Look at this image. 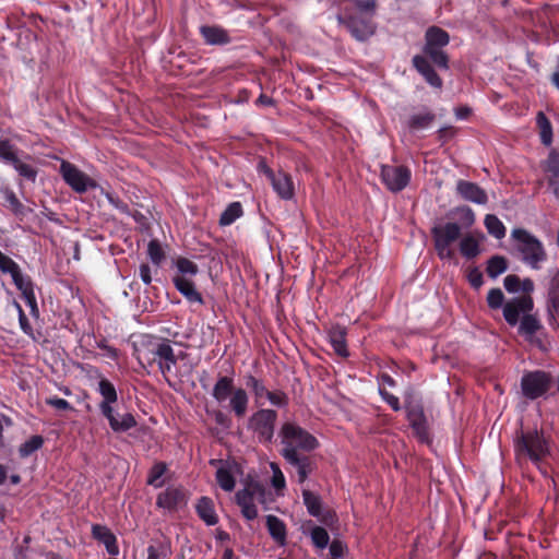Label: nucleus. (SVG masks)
<instances>
[{"mask_svg":"<svg viewBox=\"0 0 559 559\" xmlns=\"http://www.w3.org/2000/svg\"><path fill=\"white\" fill-rule=\"evenodd\" d=\"M264 173L267 176L269 180L271 181L273 190L281 199L290 200L294 198L295 187L293 178L289 174L283 170L273 171L269 167H265Z\"/></svg>","mask_w":559,"mask_h":559,"instance_id":"dca6fc26","label":"nucleus"},{"mask_svg":"<svg viewBox=\"0 0 559 559\" xmlns=\"http://www.w3.org/2000/svg\"><path fill=\"white\" fill-rule=\"evenodd\" d=\"M456 192L465 201H469L479 205H484L488 202V195L486 191L477 183L472 181L463 179L459 180L456 183Z\"/></svg>","mask_w":559,"mask_h":559,"instance_id":"a211bd4d","label":"nucleus"},{"mask_svg":"<svg viewBox=\"0 0 559 559\" xmlns=\"http://www.w3.org/2000/svg\"><path fill=\"white\" fill-rule=\"evenodd\" d=\"M445 46H431L424 43L421 53L412 58V66L424 79V81L433 88H442L443 80L438 74L437 69L448 71L450 69V57L444 50Z\"/></svg>","mask_w":559,"mask_h":559,"instance_id":"7ed1b4c3","label":"nucleus"},{"mask_svg":"<svg viewBox=\"0 0 559 559\" xmlns=\"http://www.w3.org/2000/svg\"><path fill=\"white\" fill-rule=\"evenodd\" d=\"M276 419V411L261 408L249 418L248 428L258 436L260 442H271L274 437Z\"/></svg>","mask_w":559,"mask_h":559,"instance_id":"9d476101","label":"nucleus"},{"mask_svg":"<svg viewBox=\"0 0 559 559\" xmlns=\"http://www.w3.org/2000/svg\"><path fill=\"white\" fill-rule=\"evenodd\" d=\"M106 198H107L109 204L112 205L115 209H117L120 213L131 215L129 205L124 201H122L119 197H117L112 193H107Z\"/></svg>","mask_w":559,"mask_h":559,"instance_id":"6e6d98bb","label":"nucleus"},{"mask_svg":"<svg viewBox=\"0 0 559 559\" xmlns=\"http://www.w3.org/2000/svg\"><path fill=\"white\" fill-rule=\"evenodd\" d=\"M242 214H243V211H242L241 203L233 202V203L228 204V206L225 209V211L221 214L218 223L221 226H229L237 218H239Z\"/></svg>","mask_w":559,"mask_h":559,"instance_id":"f704fd0d","label":"nucleus"},{"mask_svg":"<svg viewBox=\"0 0 559 559\" xmlns=\"http://www.w3.org/2000/svg\"><path fill=\"white\" fill-rule=\"evenodd\" d=\"M60 174L64 182L75 192L85 193L97 188V182L70 162L62 160Z\"/></svg>","mask_w":559,"mask_h":559,"instance_id":"4468645a","label":"nucleus"},{"mask_svg":"<svg viewBox=\"0 0 559 559\" xmlns=\"http://www.w3.org/2000/svg\"><path fill=\"white\" fill-rule=\"evenodd\" d=\"M265 525L271 538L280 546L287 544V527L283 520L276 515L269 514L265 516Z\"/></svg>","mask_w":559,"mask_h":559,"instance_id":"b1692460","label":"nucleus"},{"mask_svg":"<svg viewBox=\"0 0 559 559\" xmlns=\"http://www.w3.org/2000/svg\"><path fill=\"white\" fill-rule=\"evenodd\" d=\"M355 7L360 12L359 14L369 12V16L372 17L377 2L376 0H355Z\"/></svg>","mask_w":559,"mask_h":559,"instance_id":"bf43d9fd","label":"nucleus"},{"mask_svg":"<svg viewBox=\"0 0 559 559\" xmlns=\"http://www.w3.org/2000/svg\"><path fill=\"white\" fill-rule=\"evenodd\" d=\"M13 306L16 309L17 314H19V323H20L21 330L23 331L24 334H26L33 341L37 342L39 337L36 336L22 306L16 300H13Z\"/></svg>","mask_w":559,"mask_h":559,"instance_id":"37998d69","label":"nucleus"},{"mask_svg":"<svg viewBox=\"0 0 559 559\" xmlns=\"http://www.w3.org/2000/svg\"><path fill=\"white\" fill-rule=\"evenodd\" d=\"M484 223L487 231L495 238L501 239L506 236V227L496 215L487 214Z\"/></svg>","mask_w":559,"mask_h":559,"instance_id":"ea45409f","label":"nucleus"},{"mask_svg":"<svg viewBox=\"0 0 559 559\" xmlns=\"http://www.w3.org/2000/svg\"><path fill=\"white\" fill-rule=\"evenodd\" d=\"M551 384L550 373L543 370L526 372L521 379L522 393L528 400H536L545 395L550 390Z\"/></svg>","mask_w":559,"mask_h":559,"instance_id":"9b49d317","label":"nucleus"},{"mask_svg":"<svg viewBox=\"0 0 559 559\" xmlns=\"http://www.w3.org/2000/svg\"><path fill=\"white\" fill-rule=\"evenodd\" d=\"M212 396L219 405L228 401V408L237 418L240 419L246 416L249 395L246 389L235 386V380L231 376H218L212 390Z\"/></svg>","mask_w":559,"mask_h":559,"instance_id":"39448f33","label":"nucleus"},{"mask_svg":"<svg viewBox=\"0 0 559 559\" xmlns=\"http://www.w3.org/2000/svg\"><path fill=\"white\" fill-rule=\"evenodd\" d=\"M543 168L549 176L559 177V152L557 150H550Z\"/></svg>","mask_w":559,"mask_h":559,"instance_id":"de8ad7c7","label":"nucleus"},{"mask_svg":"<svg viewBox=\"0 0 559 559\" xmlns=\"http://www.w3.org/2000/svg\"><path fill=\"white\" fill-rule=\"evenodd\" d=\"M346 336V328L340 324L332 325L328 331L329 343L331 344L335 354L342 358H347L349 356Z\"/></svg>","mask_w":559,"mask_h":559,"instance_id":"6ab92c4d","label":"nucleus"},{"mask_svg":"<svg viewBox=\"0 0 559 559\" xmlns=\"http://www.w3.org/2000/svg\"><path fill=\"white\" fill-rule=\"evenodd\" d=\"M176 267L179 271V276H194L199 272V266L193 261L189 260L188 258L180 257L176 261Z\"/></svg>","mask_w":559,"mask_h":559,"instance_id":"49530a36","label":"nucleus"},{"mask_svg":"<svg viewBox=\"0 0 559 559\" xmlns=\"http://www.w3.org/2000/svg\"><path fill=\"white\" fill-rule=\"evenodd\" d=\"M214 421L224 429H229L231 426V418L221 409L212 413Z\"/></svg>","mask_w":559,"mask_h":559,"instance_id":"0e129e2a","label":"nucleus"},{"mask_svg":"<svg viewBox=\"0 0 559 559\" xmlns=\"http://www.w3.org/2000/svg\"><path fill=\"white\" fill-rule=\"evenodd\" d=\"M302 501L311 516L320 518L322 511L321 497L308 489L302 490Z\"/></svg>","mask_w":559,"mask_h":559,"instance_id":"7c9ffc66","label":"nucleus"},{"mask_svg":"<svg viewBox=\"0 0 559 559\" xmlns=\"http://www.w3.org/2000/svg\"><path fill=\"white\" fill-rule=\"evenodd\" d=\"M197 514L206 525H215L218 522L214 502L209 497H201L195 506Z\"/></svg>","mask_w":559,"mask_h":559,"instance_id":"a878e982","label":"nucleus"},{"mask_svg":"<svg viewBox=\"0 0 559 559\" xmlns=\"http://www.w3.org/2000/svg\"><path fill=\"white\" fill-rule=\"evenodd\" d=\"M245 384H246L247 389H249L252 392L257 403H259L261 401V399H263L267 392V389L264 385V382L251 373H248L245 376Z\"/></svg>","mask_w":559,"mask_h":559,"instance_id":"473e14b6","label":"nucleus"},{"mask_svg":"<svg viewBox=\"0 0 559 559\" xmlns=\"http://www.w3.org/2000/svg\"><path fill=\"white\" fill-rule=\"evenodd\" d=\"M467 280L474 289H479L484 284L483 273L477 266H474L468 271Z\"/></svg>","mask_w":559,"mask_h":559,"instance_id":"4d7b16f0","label":"nucleus"},{"mask_svg":"<svg viewBox=\"0 0 559 559\" xmlns=\"http://www.w3.org/2000/svg\"><path fill=\"white\" fill-rule=\"evenodd\" d=\"M92 536L97 542L104 544L107 552L110 556H117L119 554L117 537L107 526L100 524H93Z\"/></svg>","mask_w":559,"mask_h":559,"instance_id":"4be33fe9","label":"nucleus"},{"mask_svg":"<svg viewBox=\"0 0 559 559\" xmlns=\"http://www.w3.org/2000/svg\"><path fill=\"white\" fill-rule=\"evenodd\" d=\"M97 391L103 397L99 403L100 414L108 420L114 432H126L136 426L138 423L132 413H124L120 416L115 413L112 404L117 403L118 394L115 385L108 379L99 380Z\"/></svg>","mask_w":559,"mask_h":559,"instance_id":"20e7f679","label":"nucleus"},{"mask_svg":"<svg viewBox=\"0 0 559 559\" xmlns=\"http://www.w3.org/2000/svg\"><path fill=\"white\" fill-rule=\"evenodd\" d=\"M23 299L25 300L26 305L29 308V314L38 319L39 318V308L37 305L35 292H28V295L24 296Z\"/></svg>","mask_w":559,"mask_h":559,"instance_id":"680f3d73","label":"nucleus"},{"mask_svg":"<svg viewBox=\"0 0 559 559\" xmlns=\"http://www.w3.org/2000/svg\"><path fill=\"white\" fill-rule=\"evenodd\" d=\"M338 21L359 41L367 40L376 31L371 16L354 13L348 9H344L343 13L338 15Z\"/></svg>","mask_w":559,"mask_h":559,"instance_id":"1a4fd4ad","label":"nucleus"},{"mask_svg":"<svg viewBox=\"0 0 559 559\" xmlns=\"http://www.w3.org/2000/svg\"><path fill=\"white\" fill-rule=\"evenodd\" d=\"M511 237L516 243L521 260L530 267L539 270L542 263L547 260V252L542 241L524 228H514Z\"/></svg>","mask_w":559,"mask_h":559,"instance_id":"423d86ee","label":"nucleus"},{"mask_svg":"<svg viewBox=\"0 0 559 559\" xmlns=\"http://www.w3.org/2000/svg\"><path fill=\"white\" fill-rule=\"evenodd\" d=\"M404 407L406 418L416 437L420 441H427L429 439V428L421 401L412 395H407L405 397Z\"/></svg>","mask_w":559,"mask_h":559,"instance_id":"f8f14e48","label":"nucleus"},{"mask_svg":"<svg viewBox=\"0 0 559 559\" xmlns=\"http://www.w3.org/2000/svg\"><path fill=\"white\" fill-rule=\"evenodd\" d=\"M533 299L528 296L516 297L503 306V317L507 323L511 326H515L521 314L525 316L533 309Z\"/></svg>","mask_w":559,"mask_h":559,"instance_id":"f3484780","label":"nucleus"},{"mask_svg":"<svg viewBox=\"0 0 559 559\" xmlns=\"http://www.w3.org/2000/svg\"><path fill=\"white\" fill-rule=\"evenodd\" d=\"M547 311L549 316V324L559 328L557 319H559V271L550 281L547 299Z\"/></svg>","mask_w":559,"mask_h":559,"instance_id":"aec40b11","label":"nucleus"},{"mask_svg":"<svg viewBox=\"0 0 559 559\" xmlns=\"http://www.w3.org/2000/svg\"><path fill=\"white\" fill-rule=\"evenodd\" d=\"M167 471V464L164 462H157L155 463L147 475V485H151L155 488H160L164 485V480L162 477Z\"/></svg>","mask_w":559,"mask_h":559,"instance_id":"58836bf2","label":"nucleus"},{"mask_svg":"<svg viewBox=\"0 0 559 559\" xmlns=\"http://www.w3.org/2000/svg\"><path fill=\"white\" fill-rule=\"evenodd\" d=\"M147 255L151 262L159 267L163 262L166 260V252L163 249L158 239H152L147 243Z\"/></svg>","mask_w":559,"mask_h":559,"instance_id":"e433bc0d","label":"nucleus"},{"mask_svg":"<svg viewBox=\"0 0 559 559\" xmlns=\"http://www.w3.org/2000/svg\"><path fill=\"white\" fill-rule=\"evenodd\" d=\"M435 249L438 257L443 260L454 258V251L451 245L461 237V226L457 223H445L444 225L435 226L431 229Z\"/></svg>","mask_w":559,"mask_h":559,"instance_id":"6e6552de","label":"nucleus"},{"mask_svg":"<svg viewBox=\"0 0 559 559\" xmlns=\"http://www.w3.org/2000/svg\"><path fill=\"white\" fill-rule=\"evenodd\" d=\"M460 211L463 213L462 219H463L464 224L466 225L465 227H469L471 225H473L475 222V214H474L473 210L468 206H464V207L460 209Z\"/></svg>","mask_w":559,"mask_h":559,"instance_id":"774afa93","label":"nucleus"},{"mask_svg":"<svg viewBox=\"0 0 559 559\" xmlns=\"http://www.w3.org/2000/svg\"><path fill=\"white\" fill-rule=\"evenodd\" d=\"M542 328L538 319L530 313L522 317L519 325V333L527 338L533 336Z\"/></svg>","mask_w":559,"mask_h":559,"instance_id":"c9c22d12","label":"nucleus"},{"mask_svg":"<svg viewBox=\"0 0 559 559\" xmlns=\"http://www.w3.org/2000/svg\"><path fill=\"white\" fill-rule=\"evenodd\" d=\"M46 404L58 411H74L73 406L67 400L56 395L46 399Z\"/></svg>","mask_w":559,"mask_h":559,"instance_id":"13d9d810","label":"nucleus"},{"mask_svg":"<svg viewBox=\"0 0 559 559\" xmlns=\"http://www.w3.org/2000/svg\"><path fill=\"white\" fill-rule=\"evenodd\" d=\"M280 437L282 439L281 455L296 469L298 483L304 484L317 468L316 459L311 452L319 447L318 439L294 423L283 424Z\"/></svg>","mask_w":559,"mask_h":559,"instance_id":"f257e3e1","label":"nucleus"},{"mask_svg":"<svg viewBox=\"0 0 559 559\" xmlns=\"http://www.w3.org/2000/svg\"><path fill=\"white\" fill-rule=\"evenodd\" d=\"M514 455L519 465L532 462L539 466L550 454V444L543 430L528 428L516 431L514 441Z\"/></svg>","mask_w":559,"mask_h":559,"instance_id":"f03ea898","label":"nucleus"},{"mask_svg":"<svg viewBox=\"0 0 559 559\" xmlns=\"http://www.w3.org/2000/svg\"><path fill=\"white\" fill-rule=\"evenodd\" d=\"M460 252L467 260L475 259L480 253L478 239L473 235L464 236L460 241Z\"/></svg>","mask_w":559,"mask_h":559,"instance_id":"2f4dec72","label":"nucleus"},{"mask_svg":"<svg viewBox=\"0 0 559 559\" xmlns=\"http://www.w3.org/2000/svg\"><path fill=\"white\" fill-rule=\"evenodd\" d=\"M424 39L426 43H429V47H431V46H445L447 47L450 43V35L443 28L432 25L426 29Z\"/></svg>","mask_w":559,"mask_h":559,"instance_id":"cd10ccee","label":"nucleus"},{"mask_svg":"<svg viewBox=\"0 0 559 559\" xmlns=\"http://www.w3.org/2000/svg\"><path fill=\"white\" fill-rule=\"evenodd\" d=\"M346 551V545L340 539H333L330 544L331 559H338L344 556Z\"/></svg>","mask_w":559,"mask_h":559,"instance_id":"e2e57ef3","label":"nucleus"},{"mask_svg":"<svg viewBox=\"0 0 559 559\" xmlns=\"http://www.w3.org/2000/svg\"><path fill=\"white\" fill-rule=\"evenodd\" d=\"M140 278L146 285L152 283V271L147 263H142L139 267Z\"/></svg>","mask_w":559,"mask_h":559,"instance_id":"338daca9","label":"nucleus"},{"mask_svg":"<svg viewBox=\"0 0 559 559\" xmlns=\"http://www.w3.org/2000/svg\"><path fill=\"white\" fill-rule=\"evenodd\" d=\"M412 178L411 169L406 166L383 165L381 167L382 183L391 192H400L407 187Z\"/></svg>","mask_w":559,"mask_h":559,"instance_id":"2eb2a0df","label":"nucleus"},{"mask_svg":"<svg viewBox=\"0 0 559 559\" xmlns=\"http://www.w3.org/2000/svg\"><path fill=\"white\" fill-rule=\"evenodd\" d=\"M200 34L207 45H227L231 41L228 32L216 25L201 26Z\"/></svg>","mask_w":559,"mask_h":559,"instance_id":"393cba45","label":"nucleus"},{"mask_svg":"<svg viewBox=\"0 0 559 559\" xmlns=\"http://www.w3.org/2000/svg\"><path fill=\"white\" fill-rule=\"evenodd\" d=\"M44 444V438L39 435L32 436L28 440L22 443L19 448V454L21 457H27L34 452L39 450Z\"/></svg>","mask_w":559,"mask_h":559,"instance_id":"a19ab883","label":"nucleus"},{"mask_svg":"<svg viewBox=\"0 0 559 559\" xmlns=\"http://www.w3.org/2000/svg\"><path fill=\"white\" fill-rule=\"evenodd\" d=\"M456 134V129L452 126L442 127L437 131V139L441 144H445Z\"/></svg>","mask_w":559,"mask_h":559,"instance_id":"052dcab7","label":"nucleus"},{"mask_svg":"<svg viewBox=\"0 0 559 559\" xmlns=\"http://www.w3.org/2000/svg\"><path fill=\"white\" fill-rule=\"evenodd\" d=\"M216 481L223 490L228 492L233 491L236 485V480L231 472L225 467H219L216 471Z\"/></svg>","mask_w":559,"mask_h":559,"instance_id":"79ce46f5","label":"nucleus"},{"mask_svg":"<svg viewBox=\"0 0 559 559\" xmlns=\"http://www.w3.org/2000/svg\"><path fill=\"white\" fill-rule=\"evenodd\" d=\"M171 555V543L168 538L154 540L147 547V559H168Z\"/></svg>","mask_w":559,"mask_h":559,"instance_id":"c85d7f7f","label":"nucleus"},{"mask_svg":"<svg viewBox=\"0 0 559 559\" xmlns=\"http://www.w3.org/2000/svg\"><path fill=\"white\" fill-rule=\"evenodd\" d=\"M12 281L16 288L21 292L22 297L28 295V292H34V283L27 275H23L22 270L17 272V275L12 276Z\"/></svg>","mask_w":559,"mask_h":559,"instance_id":"a18cd8bd","label":"nucleus"},{"mask_svg":"<svg viewBox=\"0 0 559 559\" xmlns=\"http://www.w3.org/2000/svg\"><path fill=\"white\" fill-rule=\"evenodd\" d=\"M20 270V265L0 250V271L4 274H10L12 277L13 275L16 276Z\"/></svg>","mask_w":559,"mask_h":559,"instance_id":"09e8293b","label":"nucleus"},{"mask_svg":"<svg viewBox=\"0 0 559 559\" xmlns=\"http://www.w3.org/2000/svg\"><path fill=\"white\" fill-rule=\"evenodd\" d=\"M136 359L141 365H152L156 361H170L177 364V357L173 347L166 340L152 337L142 343L140 348H136Z\"/></svg>","mask_w":559,"mask_h":559,"instance_id":"0eeeda50","label":"nucleus"},{"mask_svg":"<svg viewBox=\"0 0 559 559\" xmlns=\"http://www.w3.org/2000/svg\"><path fill=\"white\" fill-rule=\"evenodd\" d=\"M435 119L436 115L430 110L414 114L408 118L407 127L413 131L423 130L430 127Z\"/></svg>","mask_w":559,"mask_h":559,"instance_id":"c756f323","label":"nucleus"},{"mask_svg":"<svg viewBox=\"0 0 559 559\" xmlns=\"http://www.w3.org/2000/svg\"><path fill=\"white\" fill-rule=\"evenodd\" d=\"M504 301V295L500 288H491L487 295V304L491 309L501 308Z\"/></svg>","mask_w":559,"mask_h":559,"instance_id":"603ef678","label":"nucleus"},{"mask_svg":"<svg viewBox=\"0 0 559 559\" xmlns=\"http://www.w3.org/2000/svg\"><path fill=\"white\" fill-rule=\"evenodd\" d=\"M17 147L9 139H2L0 160L12 165L21 177L35 182L37 170L32 165L23 163L17 156Z\"/></svg>","mask_w":559,"mask_h":559,"instance_id":"ddd939ff","label":"nucleus"},{"mask_svg":"<svg viewBox=\"0 0 559 559\" xmlns=\"http://www.w3.org/2000/svg\"><path fill=\"white\" fill-rule=\"evenodd\" d=\"M508 269V261L502 255H493L487 262V274L491 278L498 277Z\"/></svg>","mask_w":559,"mask_h":559,"instance_id":"4c0bfd02","label":"nucleus"},{"mask_svg":"<svg viewBox=\"0 0 559 559\" xmlns=\"http://www.w3.org/2000/svg\"><path fill=\"white\" fill-rule=\"evenodd\" d=\"M537 126L539 128L540 141L544 145L549 146L552 143V126L549 119L543 111H539L536 117Z\"/></svg>","mask_w":559,"mask_h":559,"instance_id":"72a5a7b5","label":"nucleus"},{"mask_svg":"<svg viewBox=\"0 0 559 559\" xmlns=\"http://www.w3.org/2000/svg\"><path fill=\"white\" fill-rule=\"evenodd\" d=\"M255 487H246L236 493V502L241 508L248 504H254Z\"/></svg>","mask_w":559,"mask_h":559,"instance_id":"3c124183","label":"nucleus"},{"mask_svg":"<svg viewBox=\"0 0 559 559\" xmlns=\"http://www.w3.org/2000/svg\"><path fill=\"white\" fill-rule=\"evenodd\" d=\"M182 503H185V492L181 488L168 487L156 498V506L169 511L177 510Z\"/></svg>","mask_w":559,"mask_h":559,"instance_id":"412c9836","label":"nucleus"},{"mask_svg":"<svg viewBox=\"0 0 559 559\" xmlns=\"http://www.w3.org/2000/svg\"><path fill=\"white\" fill-rule=\"evenodd\" d=\"M310 537L312 544L319 549H324L330 543L329 533L322 526H314L310 531Z\"/></svg>","mask_w":559,"mask_h":559,"instance_id":"c03bdc74","label":"nucleus"},{"mask_svg":"<svg viewBox=\"0 0 559 559\" xmlns=\"http://www.w3.org/2000/svg\"><path fill=\"white\" fill-rule=\"evenodd\" d=\"M271 468L273 472L272 475V486L275 488V490L284 489L286 486L285 476L283 472L281 471L280 466L276 463H271Z\"/></svg>","mask_w":559,"mask_h":559,"instance_id":"864d4df0","label":"nucleus"},{"mask_svg":"<svg viewBox=\"0 0 559 559\" xmlns=\"http://www.w3.org/2000/svg\"><path fill=\"white\" fill-rule=\"evenodd\" d=\"M379 394L382 400L386 402L394 412L401 411V403L397 396L389 393L385 388L379 386Z\"/></svg>","mask_w":559,"mask_h":559,"instance_id":"5fc2aeb1","label":"nucleus"},{"mask_svg":"<svg viewBox=\"0 0 559 559\" xmlns=\"http://www.w3.org/2000/svg\"><path fill=\"white\" fill-rule=\"evenodd\" d=\"M264 397H266L270 403L276 407H286L289 402L288 395L282 390H267Z\"/></svg>","mask_w":559,"mask_h":559,"instance_id":"8fccbe9b","label":"nucleus"},{"mask_svg":"<svg viewBox=\"0 0 559 559\" xmlns=\"http://www.w3.org/2000/svg\"><path fill=\"white\" fill-rule=\"evenodd\" d=\"M0 193L2 194L4 201L8 203L11 212L15 216L23 218L28 212H31V209L26 207L19 200L15 192L11 188L4 187L0 189Z\"/></svg>","mask_w":559,"mask_h":559,"instance_id":"bb28decb","label":"nucleus"},{"mask_svg":"<svg viewBox=\"0 0 559 559\" xmlns=\"http://www.w3.org/2000/svg\"><path fill=\"white\" fill-rule=\"evenodd\" d=\"M503 285L509 293H518L521 288V281L516 275H508L503 280Z\"/></svg>","mask_w":559,"mask_h":559,"instance_id":"69168bd1","label":"nucleus"},{"mask_svg":"<svg viewBox=\"0 0 559 559\" xmlns=\"http://www.w3.org/2000/svg\"><path fill=\"white\" fill-rule=\"evenodd\" d=\"M173 283L176 289L187 299L188 302L204 305V299L201 293L198 292L191 280L185 276H174Z\"/></svg>","mask_w":559,"mask_h":559,"instance_id":"5701e85b","label":"nucleus"}]
</instances>
